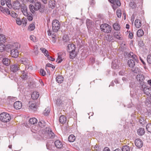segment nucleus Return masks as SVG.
<instances>
[{"instance_id": "f257e3e1", "label": "nucleus", "mask_w": 151, "mask_h": 151, "mask_svg": "<svg viewBox=\"0 0 151 151\" xmlns=\"http://www.w3.org/2000/svg\"><path fill=\"white\" fill-rule=\"evenodd\" d=\"M7 46L9 49H12L11 52L12 56L14 58H17L19 55V52L17 49L20 47V45L17 43H16L8 44Z\"/></svg>"}, {"instance_id": "f03ea898", "label": "nucleus", "mask_w": 151, "mask_h": 151, "mask_svg": "<svg viewBox=\"0 0 151 151\" xmlns=\"http://www.w3.org/2000/svg\"><path fill=\"white\" fill-rule=\"evenodd\" d=\"M11 119L10 116L6 112H3L0 114V120L4 122H7Z\"/></svg>"}, {"instance_id": "7ed1b4c3", "label": "nucleus", "mask_w": 151, "mask_h": 151, "mask_svg": "<svg viewBox=\"0 0 151 151\" xmlns=\"http://www.w3.org/2000/svg\"><path fill=\"white\" fill-rule=\"evenodd\" d=\"M147 84L150 86H146L143 89V91L147 95L151 97V79L147 81Z\"/></svg>"}, {"instance_id": "20e7f679", "label": "nucleus", "mask_w": 151, "mask_h": 151, "mask_svg": "<svg viewBox=\"0 0 151 151\" xmlns=\"http://www.w3.org/2000/svg\"><path fill=\"white\" fill-rule=\"evenodd\" d=\"M44 137L47 138H53L55 137V134L53 132L51 129L49 127L45 129V133Z\"/></svg>"}, {"instance_id": "39448f33", "label": "nucleus", "mask_w": 151, "mask_h": 151, "mask_svg": "<svg viewBox=\"0 0 151 151\" xmlns=\"http://www.w3.org/2000/svg\"><path fill=\"white\" fill-rule=\"evenodd\" d=\"M52 30L54 32H57L60 29V24L59 22L57 19L53 20L52 22Z\"/></svg>"}, {"instance_id": "423d86ee", "label": "nucleus", "mask_w": 151, "mask_h": 151, "mask_svg": "<svg viewBox=\"0 0 151 151\" xmlns=\"http://www.w3.org/2000/svg\"><path fill=\"white\" fill-rule=\"evenodd\" d=\"M100 28L102 32L109 33L111 31V28L109 25L107 24H101L100 26Z\"/></svg>"}, {"instance_id": "0eeeda50", "label": "nucleus", "mask_w": 151, "mask_h": 151, "mask_svg": "<svg viewBox=\"0 0 151 151\" xmlns=\"http://www.w3.org/2000/svg\"><path fill=\"white\" fill-rule=\"evenodd\" d=\"M35 9L36 11L39 10L40 12L41 13L44 12L45 11V6H41V4L40 2H37L35 3Z\"/></svg>"}, {"instance_id": "6e6552de", "label": "nucleus", "mask_w": 151, "mask_h": 151, "mask_svg": "<svg viewBox=\"0 0 151 151\" xmlns=\"http://www.w3.org/2000/svg\"><path fill=\"white\" fill-rule=\"evenodd\" d=\"M58 56L56 61L60 63L65 59L66 54L63 52H60L58 53Z\"/></svg>"}, {"instance_id": "1a4fd4ad", "label": "nucleus", "mask_w": 151, "mask_h": 151, "mask_svg": "<svg viewBox=\"0 0 151 151\" xmlns=\"http://www.w3.org/2000/svg\"><path fill=\"white\" fill-rule=\"evenodd\" d=\"M29 68V66H27L25 67V69L24 70L21 71L22 74L21 75V78L24 79H26L27 78V70H28Z\"/></svg>"}, {"instance_id": "9d476101", "label": "nucleus", "mask_w": 151, "mask_h": 151, "mask_svg": "<svg viewBox=\"0 0 151 151\" xmlns=\"http://www.w3.org/2000/svg\"><path fill=\"white\" fill-rule=\"evenodd\" d=\"M20 7L21 4L18 1H15L12 4V7L14 9H19Z\"/></svg>"}, {"instance_id": "9b49d317", "label": "nucleus", "mask_w": 151, "mask_h": 151, "mask_svg": "<svg viewBox=\"0 0 151 151\" xmlns=\"http://www.w3.org/2000/svg\"><path fill=\"white\" fill-rule=\"evenodd\" d=\"M137 81L141 83L143 82L145 79V76L142 74H138L136 77Z\"/></svg>"}, {"instance_id": "f8f14e48", "label": "nucleus", "mask_w": 151, "mask_h": 151, "mask_svg": "<svg viewBox=\"0 0 151 151\" xmlns=\"http://www.w3.org/2000/svg\"><path fill=\"white\" fill-rule=\"evenodd\" d=\"M19 69V65L17 64L12 65L10 66V70L12 71L13 72H16Z\"/></svg>"}, {"instance_id": "ddd939ff", "label": "nucleus", "mask_w": 151, "mask_h": 151, "mask_svg": "<svg viewBox=\"0 0 151 151\" xmlns=\"http://www.w3.org/2000/svg\"><path fill=\"white\" fill-rule=\"evenodd\" d=\"M54 144L55 146L57 148L59 149L62 148L64 145L62 142L59 140H56Z\"/></svg>"}, {"instance_id": "4468645a", "label": "nucleus", "mask_w": 151, "mask_h": 151, "mask_svg": "<svg viewBox=\"0 0 151 151\" xmlns=\"http://www.w3.org/2000/svg\"><path fill=\"white\" fill-rule=\"evenodd\" d=\"M14 106L17 110L20 109L22 106V104L21 102L17 101L14 104Z\"/></svg>"}, {"instance_id": "2eb2a0df", "label": "nucleus", "mask_w": 151, "mask_h": 151, "mask_svg": "<svg viewBox=\"0 0 151 151\" xmlns=\"http://www.w3.org/2000/svg\"><path fill=\"white\" fill-rule=\"evenodd\" d=\"M135 145L138 148H141L143 146V142L141 139H137L135 141Z\"/></svg>"}, {"instance_id": "dca6fc26", "label": "nucleus", "mask_w": 151, "mask_h": 151, "mask_svg": "<svg viewBox=\"0 0 151 151\" xmlns=\"http://www.w3.org/2000/svg\"><path fill=\"white\" fill-rule=\"evenodd\" d=\"M67 50L68 52H74L76 49L75 45L73 44H69L68 46Z\"/></svg>"}, {"instance_id": "f3484780", "label": "nucleus", "mask_w": 151, "mask_h": 151, "mask_svg": "<svg viewBox=\"0 0 151 151\" xmlns=\"http://www.w3.org/2000/svg\"><path fill=\"white\" fill-rule=\"evenodd\" d=\"M128 56L130 58H132L133 59L137 62L138 61V59H137L136 56L134 55L133 52H130L128 54Z\"/></svg>"}, {"instance_id": "a211bd4d", "label": "nucleus", "mask_w": 151, "mask_h": 151, "mask_svg": "<svg viewBox=\"0 0 151 151\" xmlns=\"http://www.w3.org/2000/svg\"><path fill=\"white\" fill-rule=\"evenodd\" d=\"M134 60H129L127 62L128 66L130 68H133L135 65V62Z\"/></svg>"}, {"instance_id": "6ab92c4d", "label": "nucleus", "mask_w": 151, "mask_h": 151, "mask_svg": "<svg viewBox=\"0 0 151 151\" xmlns=\"http://www.w3.org/2000/svg\"><path fill=\"white\" fill-rule=\"evenodd\" d=\"M39 96V94L37 91L33 92L31 94V97L33 100L36 99Z\"/></svg>"}, {"instance_id": "aec40b11", "label": "nucleus", "mask_w": 151, "mask_h": 151, "mask_svg": "<svg viewBox=\"0 0 151 151\" xmlns=\"http://www.w3.org/2000/svg\"><path fill=\"white\" fill-rule=\"evenodd\" d=\"M113 35L114 37L116 39L119 40L122 39V38L120 33L118 32H114Z\"/></svg>"}, {"instance_id": "412c9836", "label": "nucleus", "mask_w": 151, "mask_h": 151, "mask_svg": "<svg viewBox=\"0 0 151 151\" xmlns=\"http://www.w3.org/2000/svg\"><path fill=\"white\" fill-rule=\"evenodd\" d=\"M134 25L136 27L139 28L142 25L141 21L139 19H136L134 22Z\"/></svg>"}, {"instance_id": "4be33fe9", "label": "nucleus", "mask_w": 151, "mask_h": 151, "mask_svg": "<svg viewBox=\"0 0 151 151\" xmlns=\"http://www.w3.org/2000/svg\"><path fill=\"white\" fill-rule=\"evenodd\" d=\"M64 78L62 76H58L56 78V81L59 83H61L63 81Z\"/></svg>"}, {"instance_id": "5701e85b", "label": "nucleus", "mask_w": 151, "mask_h": 151, "mask_svg": "<svg viewBox=\"0 0 151 151\" xmlns=\"http://www.w3.org/2000/svg\"><path fill=\"white\" fill-rule=\"evenodd\" d=\"M2 62L3 64L6 65L7 66L10 64V60L6 58H5L3 59Z\"/></svg>"}, {"instance_id": "b1692460", "label": "nucleus", "mask_w": 151, "mask_h": 151, "mask_svg": "<svg viewBox=\"0 0 151 151\" xmlns=\"http://www.w3.org/2000/svg\"><path fill=\"white\" fill-rule=\"evenodd\" d=\"M93 23L91 20L89 19H86V23L88 28L91 27Z\"/></svg>"}, {"instance_id": "393cba45", "label": "nucleus", "mask_w": 151, "mask_h": 151, "mask_svg": "<svg viewBox=\"0 0 151 151\" xmlns=\"http://www.w3.org/2000/svg\"><path fill=\"white\" fill-rule=\"evenodd\" d=\"M29 107L31 109L35 111L37 110L36 105L34 103H32V102H29Z\"/></svg>"}, {"instance_id": "a878e982", "label": "nucleus", "mask_w": 151, "mask_h": 151, "mask_svg": "<svg viewBox=\"0 0 151 151\" xmlns=\"http://www.w3.org/2000/svg\"><path fill=\"white\" fill-rule=\"evenodd\" d=\"M137 132L139 135H142L144 134L145 131L144 128H140L138 129Z\"/></svg>"}, {"instance_id": "bb28decb", "label": "nucleus", "mask_w": 151, "mask_h": 151, "mask_svg": "<svg viewBox=\"0 0 151 151\" xmlns=\"http://www.w3.org/2000/svg\"><path fill=\"white\" fill-rule=\"evenodd\" d=\"M66 120L65 117L64 115L61 116L59 118V121L62 124L65 123Z\"/></svg>"}, {"instance_id": "cd10ccee", "label": "nucleus", "mask_w": 151, "mask_h": 151, "mask_svg": "<svg viewBox=\"0 0 151 151\" xmlns=\"http://www.w3.org/2000/svg\"><path fill=\"white\" fill-rule=\"evenodd\" d=\"M137 34L138 37H142L144 34V32L142 29H139L137 32Z\"/></svg>"}, {"instance_id": "c85d7f7f", "label": "nucleus", "mask_w": 151, "mask_h": 151, "mask_svg": "<svg viewBox=\"0 0 151 151\" xmlns=\"http://www.w3.org/2000/svg\"><path fill=\"white\" fill-rule=\"evenodd\" d=\"M29 122L32 124H34L37 122V120L35 118H32L29 119Z\"/></svg>"}, {"instance_id": "c756f323", "label": "nucleus", "mask_w": 151, "mask_h": 151, "mask_svg": "<svg viewBox=\"0 0 151 151\" xmlns=\"http://www.w3.org/2000/svg\"><path fill=\"white\" fill-rule=\"evenodd\" d=\"M113 27L114 29L116 30H119L120 29L119 25L117 23H114L113 25Z\"/></svg>"}, {"instance_id": "7c9ffc66", "label": "nucleus", "mask_w": 151, "mask_h": 151, "mask_svg": "<svg viewBox=\"0 0 151 151\" xmlns=\"http://www.w3.org/2000/svg\"><path fill=\"white\" fill-rule=\"evenodd\" d=\"M56 104L58 106H65L66 105V104H65V102L61 100H58L57 101Z\"/></svg>"}, {"instance_id": "2f4dec72", "label": "nucleus", "mask_w": 151, "mask_h": 151, "mask_svg": "<svg viewBox=\"0 0 151 151\" xmlns=\"http://www.w3.org/2000/svg\"><path fill=\"white\" fill-rule=\"evenodd\" d=\"M76 139L75 136L73 134L70 135L68 138V141L70 142H74Z\"/></svg>"}, {"instance_id": "473e14b6", "label": "nucleus", "mask_w": 151, "mask_h": 151, "mask_svg": "<svg viewBox=\"0 0 151 151\" xmlns=\"http://www.w3.org/2000/svg\"><path fill=\"white\" fill-rule=\"evenodd\" d=\"M130 150L129 147L127 145L123 146L122 149V151H130Z\"/></svg>"}, {"instance_id": "72a5a7b5", "label": "nucleus", "mask_w": 151, "mask_h": 151, "mask_svg": "<svg viewBox=\"0 0 151 151\" xmlns=\"http://www.w3.org/2000/svg\"><path fill=\"white\" fill-rule=\"evenodd\" d=\"M19 61L25 65L27 63H28V61L27 59L26 58H21Z\"/></svg>"}, {"instance_id": "f704fd0d", "label": "nucleus", "mask_w": 151, "mask_h": 151, "mask_svg": "<svg viewBox=\"0 0 151 151\" xmlns=\"http://www.w3.org/2000/svg\"><path fill=\"white\" fill-rule=\"evenodd\" d=\"M21 10L22 13L25 16H26L28 15V13L27 12V10L26 8H21Z\"/></svg>"}, {"instance_id": "c9c22d12", "label": "nucleus", "mask_w": 151, "mask_h": 151, "mask_svg": "<svg viewBox=\"0 0 151 151\" xmlns=\"http://www.w3.org/2000/svg\"><path fill=\"white\" fill-rule=\"evenodd\" d=\"M6 47L4 44L0 43V52H2L4 51Z\"/></svg>"}, {"instance_id": "e433bc0d", "label": "nucleus", "mask_w": 151, "mask_h": 151, "mask_svg": "<svg viewBox=\"0 0 151 151\" xmlns=\"http://www.w3.org/2000/svg\"><path fill=\"white\" fill-rule=\"evenodd\" d=\"M51 40L53 43L55 42L56 41V36L55 34L54 33L52 35Z\"/></svg>"}, {"instance_id": "4c0bfd02", "label": "nucleus", "mask_w": 151, "mask_h": 151, "mask_svg": "<svg viewBox=\"0 0 151 151\" xmlns=\"http://www.w3.org/2000/svg\"><path fill=\"white\" fill-rule=\"evenodd\" d=\"M50 109L49 107L46 108L44 111V114L45 115L47 116L50 113Z\"/></svg>"}, {"instance_id": "58836bf2", "label": "nucleus", "mask_w": 151, "mask_h": 151, "mask_svg": "<svg viewBox=\"0 0 151 151\" xmlns=\"http://www.w3.org/2000/svg\"><path fill=\"white\" fill-rule=\"evenodd\" d=\"M35 28V24L33 23H32L30 24L28 27V29L30 31L33 30Z\"/></svg>"}, {"instance_id": "ea45409f", "label": "nucleus", "mask_w": 151, "mask_h": 151, "mask_svg": "<svg viewBox=\"0 0 151 151\" xmlns=\"http://www.w3.org/2000/svg\"><path fill=\"white\" fill-rule=\"evenodd\" d=\"M6 40V37L3 34H0V42H4Z\"/></svg>"}, {"instance_id": "a19ab883", "label": "nucleus", "mask_w": 151, "mask_h": 151, "mask_svg": "<svg viewBox=\"0 0 151 151\" xmlns=\"http://www.w3.org/2000/svg\"><path fill=\"white\" fill-rule=\"evenodd\" d=\"M139 121L140 124L142 125L146 123L145 120L144 119V118L143 117L140 118L139 119Z\"/></svg>"}, {"instance_id": "79ce46f5", "label": "nucleus", "mask_w": 151, "mask_h": 151, "mask_svg": "<svg viewBox=\"0 0 151 151\" xmlns=\"http://www.w3.org/2000/svg\"><path fill=\"white\" fill-rule=\"evenodd\" d=\"M146 129L148 132L151 133V124H147L146 126Z\"/></svg>"}, {"instance_id": "37998d69", "label": "nucleus", "mask_w": 151, "mask_h": 151, "mask_svg": "<svg viewBox=\"0 0 151 151\" xmlns=\"http://www.w3.org/2000/svg\"><path fill=\"white\" fill-rule=\"evenodd\" d=\"M6 4L7 6L9 8H11L12 7V5L11 4L10 0H6Z\"/></svg>"}, {"instance_id": "c03bdc74", "label": "nucleus", "mask_w": 151, "mask_h": 151, "mask_svg": "<svg viewBox=\"0 0 151 151\" xmlns=\"http://www.w3.org/2000/svg\"><path fill=\"white\" fill-rule=\"evenodd\" d=\"M145 103L147 106L150 104L151 103V98L150 97L147 98L145 101Z\"/></svg>"}, {"instance_id": "a18cd8bd", "label": "nucleus", "mask_w": 151, "mask_h": 151, "mask_svg": "<svg viewBox=\"0 0 151 151\" xmlns=\"http://www.w3.org/2000/svg\"><path fill=\"white\" fill-rule=\"evenodd\" d=\"M12 17L14 18H16L17 17V14L14 12L11 11L9 14Z\"/></svg>"}, {"instance_id": "49530a36", "label": "nucleus", "mask_w": 151, "mask_h": 151, "mask_svg": "<svg viewBox=\"0 0 151 151\" xmlns=\"http://www.w3.org/2000/svg\"><path fill=\"white\" fill-rule=\"evenodd\" d=\"M29 9L30 11L32 13L35 12V6H34L33 5L30 4L29 6Z\"/></svg>"}, {"instance_id": "de8ad7c7", "label": "nucleus", "mask_w": 151, "mask_h": 151, "mask_svg": "<svg viewBox=\"0 0 151 151\" xmlns=\"http://www.w3.org/2000/svg\"><path fill=\"white\" fill-rule=\"evenodd\" d=\"M33 52L35 55H37L38 54V47L37 45H35L34 46Z\"/></svg>"}, {"instance_id": "09e8293b", "label": "nucleus", "mask_w": 151, "mask_h": 151, "mask_svg": "<svg viewBox=\"0 0 151 151\" xmlns=\"http://www.w3.org/2000/svg\"><path fill=\"white\" fill-rule=\"evenodd\" d=\"M132 71L134 73H137L139 72L140 71V70L139 68H138L135 67L132 69Z\"/></svg>"}, {"instance_id": "8fccbe9b", "label": "nucleus", "mask_w": 151, "mask_h": 151, "mask_svg": "<svg viewBox=\"0 0 151 151\" xmlns=\"http://www.w3.org/2000/svg\"><path fill=\"white\" fill-rule=\"evenodd\" d=\"M129 5L130 6L132 9L135 8L137 6L136 4L134 2H131L129 3Z\"/></svg>"}, {"instance_id": "3c124183", "label": "nucleus", "mask_w": 151, "mask_h": 151, "mask_svg": "<svg viewBox=\"0 0 151 151\" xmlns=\"http://www.w3.org/2000/svg\"><path fill=\"white\" fill-rule=\"evenodd\" d=\"M70 53V58L73 59L76 56V54L75 53V51L74 52H69Z\"/></svg>"}, {"instance_id": "603ef678", "label": "nucleus", "mask_w": 151, "mask_h": 151, "mask_svg": "<svg viewBox=\"0 0 151 151\" xmlns=\"http://www.w3.org/2000/svg\"><path fill=\"white\" fill-rule=\"evenodd\" d=\"M27 17V19L29 21H32L33 19L32 15L31 13L28 14V15L26 16Z\"/></svg>"}, {"instance_id": "864d4df0", "label": "nucleus", "mask_w": 151, "mask_h": 151, "mask_svg": "<svg viewBox=\"0 0 151 151\" xmlns=\"http://www.w3.org/2000/svg\"><path fill=\"white\" fill-rule=\"evenodd\" d=\"M27 20L25 18H23L21 20L22 24L23 26H25L27 23Z\"/></svg>"}, {"instance_id": "5fc2aeb1", "label": "nucleus", "mask_w": 151, "mask_h": 151, "mask_svg": "<svg viewBox=\"0 0 151 151\" xmlns=\"http://www.w3.org/2000/svg\"><path fill=\"white\" fill-rule=\"evenodd\" d=\"M116 15L118 18H120L121 16L122 13L120 10L118 9L116 11Z\"/></svg>"}, {"instance_id": "6e6d98bb", "label": "nucleus", "mask_w": 151, "mask_h": 151, "mask_svg": "<svg viewBox=\"0 0 151 151\" xmlns=\"http://www.w3.org/2000/svg\"><path fill=\"white\" fill-rule=\"evenodd\" d=\"M147 61L149 63L151 64V55H149L147 56Z\"/></svg>"}, {"instance_id": "4d7b16f0", "label": "nucleus", "mask_w": 151, "mask_h": 151, "mask_svg": "<svg viewBox=\"0 0 151 151\" xmlns=\"http://www.w3.org/2000/svg\"><path fill=\"white\" fill-rule=\"evenodd\" d=\"M138 45L140 47H142L143 46L144 44L143 41L141 40L139 41L138 42Z\"/></svg>"}, {"instance_id": "13d9d810", "label": "nucleus", "mask_w": 151, "mask_h": 151, "mask_svg": "<svg viewBox=\"0 0 151 151\" xmlns=\"http://www.w3.org/2000/svg\"><path fill=\"white\" fill-rule=\"evenodd\" d=\"M16 22L17 24L19 25L22 24L21 20L19 18H17L16 19Z\"/></svg>"}, {"instance_id": "bf43d9fd", "label": "nucleus", "mask_w": 151, "mask_h": 151, "mask_svg": "<svg viewBox=\"0 0 151 151\" xmlns=\"http://www.w3.org/2000/svg\"><path fill=\"white\" fill-rule=\"evenodd\" d=\"M38 124L39 126L41 127H42L45 126L44 121L39 122L38 123Z\"/></svg>"}, {"instance_id": "052dcab7", "label": "nucleus", "mask_w": 151, "mask_h": 151, "mask_svg": "<svg viewBox=\"0 0 151 151\" xmlns=\"http://www.w3.org/2000/svg\"><path fill=\"white\" fill-rule=\"evenodd\" d=\"M5 14H6L8 15H9L11 12L9 11L8 9H5L3 12Z\"/></svg>"}, {"instance_id": "680f3d73", "label": "nucleus", "mask_w": 151, "mask_h": 151, "mask_svg": "<svg viewBox=\"0 0 151 151\" xmlns=\"http://www.w3.org/2000/svg\"><path fill=\"white\" fill-rule=\"evenodd\" d=\"M30 39L31 40L34 42H36V37L33 35L30 36Z\"/></svg>"}, {"instance_id": "e2e57ef3", "label": "nucleus", "mask_w": 151, "mask_h": 151, "mask_svg": "<svg viewBox=\"0 0 151 151\" xmlns=\"http://www.w3.org/2000/svg\"><path fill=\"white\" fill-rule=\"evenodd\" d=\"M40 73L43 76H45L46 75L45 72L42 69H41Z\"/></svg>"}, {"instance_id": "0e129e2a", "label": "nucleus", "mask_w": 151, "mask_h": 151, "mask_svg": "<svg viewBox=\"0 0 151 151\" xmlns=\"http://www.w3.org/2000/svg\"><path fill=\"white\" fill-rule=\"evenodd\" d=\"M115 4H116L118 6H120L121 5V3L119 0H115Z\"/></svg>"}, {"instance_id": "69168bd1", "label": "nucleus", "mask_w": 151, "mask_h": 151, "mask_svg": "<svg viewBox=\"0 0 151 151\" xmlns=\"http://www.w3.org/2000/svg\"><path fill=\"white\" fill-rule=\"evenodd\" d=\"M6 0H1V5L2 6L4 5L5 3H6Z\"/></svg>"}, {"instance_id": "338daca9", "label": "nucleus", "mask_w": 151, "mask_h": 151, "mask_svg": "<svg viewBox=\"0 0 151 151\" xmlns=\"http://www.w3.org/2000/svg\"><path fill=\"white\" fill-rule=\"evenodd\" d=\"M48 59L52 61H54L55 60V59L50 56L49 55L48 57Z\"/></svg>"}, {"instance_id": "774afa93", "label": "nucleus", "mask_w": 151, "mask_h": 151, "mask_svg": "<svg viewBox=\"0 0 151 151\" xmlns=\"http://www.w3.org/2000/svg\"><path fill=\"white\" fill-rule=\"evenodd\" d=\"M44 54L45 55L47 56V57H48L49 55L48 54V52L47 50H46L44 52Z\"/></svg>"}]
</instances>
